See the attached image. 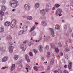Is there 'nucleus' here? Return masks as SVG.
I'll return each instance as SVG.
<instances>
[{
	"instance_id": "20e7f679",
	"label": "nucleus",
	"mask_w": 73,
	"mask_h": 73,
	"mask_svg": "<svg viewBox=\"0 0 73 73\" xmlns=\"http://www.w3.org/2000/svg\"><path fill=\"white\" fill-rule=\"evenodd\" d=\"M16 25V20L15 19H13L11 21V28H14L15 25Z\"/></svg>"
},
{
	"instance_id": "338daca9",
	"label": "nucleus",
	"mask_w": 73,
	"mask_h": 73,
	"mask_svg": "<svg viewBox=\"0 0 73 73\" xmlns=\"http://www.w3.org/2000/svg\"><path fill=\"white\" fill-rule=\"evenodd\" d=\"M20 66L21 67H23V65L21 64L20 65Z\"/></svg>"
},
{
	"instance_id": "72a5a7b5",
	"label": "nucleus",
	"mask_w": 73,
	"mask_h": 73,
	"mask_svg": "<svg viewBox=\"0 0 73 73\" xmlns=\"http://www.w3.org/2000/svg\"><path fill=\"white\" fill-rule=\"evenodd\" d=\"M34 69L35 70H36V71H37V72H38V69H37V66H36L34 67Z\"/></svg>"
},
{
	"instance_id": "e2e57ef3",
	"label": "nucleus",
	"mask_w": 73,
	"mask_h": 73,
	"mask_svg": "<svg viewBox=\"0 0 73 73\" xmlns=\"http://www.w3.org/2000/svg\"><path fill=\"white\" fill-rule=\"evenodd\" d=\"M15 11H16L15 9H13L12 10V11H13V12H15Z\"/></svg>"
},
{
	"instance_id": "4d7b16f0",
	"label": "nucleus",
	"mask_w": 73,
	"mask_h": 73,
	"mask_svg": "<svg viewBox=\"0 0 73 73\" xmlns=\"http://www.w3.org/2000/svg\"><path fill=\"white\" fill-rule=\"evenodd\" d=\"M42 39V38L41 37L39 40V41H41Z\"/></svg>"
},
{
	"instance_id": "4be33fe9",
	"label": "nucleus",
	"mask_w": 73,
	"mask_h": 73,
	"mask_svg": "<svg viewBox=\"0 0 73 73\" xmlns=\"http://www.w3.org/2000/svg\"><path fill=\"white\" fill-rule=\"evenodd\" d=\"M19 55H15L14 57V59L15 60H17L19 58Z\"/></svg>"
},
{
	"instance_id": "f704fd0d",
	"label": "nucleus",
	"mask_w": 73,
	"mask_h": 73,
	"mask_svg": "<svg viewBox=\"0 0 73 73\" xmlns=\"http://www.w3.org/2000/svg\"><path fill=\"white\" fill-rule=\"evenodd\" d=\"M50 52H47V57H49L50 56Z\"/></svg>"
},
{
	"instance_id": "9b49d317",
	"label": "nucleus",
	"mask_w": 73,
	"mask_h": 73,
	"mask_svg": "<svg viewBox=\"0 0 73 73\" xmlns=\"http://www.w3.org/2000/svg\"><path fill=\"white\" fill-rule=\"evenodd\" d=\"M11 24V23L7 21L4 23V25L5 27H8L9 26H10Z\"/></svg>"
},
{
	"instance_id": "ea45409f",
	"label": "nucleus",
	"mask_w": 73,
	"mask_h": 73,
	"mask_svg": "<svg viewBox=\"0 0 73 73\" xmlns=\"http://www.w3.org/2000/svg\"><path fill=\"white\" fill-rule=\"evenodd\" d=\"M58 73H62V70H61L58 69Z\"/></svg>"
},
{
	"instance_id": "0e129e2a",
	"label": "nucleus",
	"mask_w": 73,
	"mask_h": 73,
	"mask_svg": "<svg viewBox=\"0 0 73 73\" xmlns=\"http://www.w3.org/2000/svg\"><path fill=\"white\" fill-rule=\"evenodd\" d=\"M40 41V40H36V42H39V41Z\"/></svg>"
},
{
	"instance_id": "39448f33",
	"label": "nucleus",
	"mask_w": 73,
	"mask_h": 73,
	"mask_svg": "<svg viewBox=\"0 0 73 73\" xmlns=\"http://www.w3.org/2000/svg\"><path fill=\"white\" fill-rule=\"evenodd\" d=\"M23 32H25L28 31V26L27 25H24L23 27Z\"/></svg>"
},
{
	"instance_id": "5fc2aeb1",
	"label": "nucleus",
	"mask_w": 73,
	"mask_h": 73,
	"mask_svg": "<svg viewBox=\"0 0 73 73\" xmlns=\"http://www.w3.org/2000/svg\"><path fill=\"white\" fill-rule=\"evenodd\" d=\"M28 45L29 46H31V42H29Z\"/></svg>"
},
{
	"instance_id": "393cba45",
	"label": "nucleus",
	"mask_w": 73,
	"mask_h": 73,
	"mask_svg": "<svg viewBox=\"0 0 73 73\" xmlns=\"http://www.w3.org/2000/svg\"><path fill=\"white\" fill-rule=\"evenodd\" d=\"M54 59H52L50 62V65H52L53 64H54Z\"/></svg>"
},
{
	"instance_id": "de8ad7c7",
	"label": "nucleus",
	"mask_w": 73,
	"mask_h": 73,
	"mask_svg": "<svg viewBox=\"0 0 73 73\" xmlns=\"http://www.w3.org/2000/svg\"><path fill=\"white\" fill-rule=\"evenodd\" d=\"M9 45H12V42H10L9 43Z\"/></svg>"
},
{
	"instance_id": "5701e85b",
	"label": "nucleus",
	"mask_w": 73,
	"mask_h": 73,
	"mask_svg": "<svg viewBox=\"0 0 73 73\" xmlns=\"http://www.w3.org/2000/svg\"><path fill=\"white\" fill-rule=\"evenodd\" d=\"M24 33V31H20L18 32L19 35H22Z\"/></svg>"
},
{
	"instance_id": "7ed1b4c3",
	"label": "nucleus",
	"mask_w": 73,
	"mask_h": 73,
	"mask_svg": "<svg viewBox=\"0 0 73 73\" xmlns=\"http://www.w3.org/2000/svg\"><path fill=\"white\" fill-rule=\"evenodd\" d=\"M20 48L21 49H22V51L23 52H24V51L26 50V49H27V46H26V45L23 44H21Z\"/></svg>"
},
{
	"instance_id": "6e6552de",
	"label": "nucleus",
	"mask_w": 73,
	"mask_h": 73,
	"mask_svg": "<svg viewBox=\"0 0 73 73\" xmlns=\"http://www.w3.org/2000/svg\"><path fill=\"white\" fill-rule=\"evenodd\" d=\"M8 59V56H5L2 58V61L3 62H5L6 61H7Z\"/></svg>"
},
{
	"instance_id": "774afa93",
	"label": "nucleus",
	"mask_w": 73,
	"mask_h": 73,
	"mask_svg": "<svg viewBox=\"0 0 73 73\" xmlns=\"http://www.w3.org/2000/svg\"><path fill=\"white\" fill-rule=\"evenodd\" d=\"M60 54H61V56H62V55H63V53H61Z\"/></svg>"
},
{
	"instance_id": "dca6fc26",
	"label": "nucleus",
	"mask_w": 73,
	"mask_h": 73,
	"mask_svg": "<svg viewBox=\"0 0 73 73\" xmlns=\"http://www.w3.org/2000/svg\"><path fill=\"white\" fill-rule=\"evenodd\" d=\"M40 13L42 15H45V11L44 9H43L40 11Z\"/></svg>"
},
{
	"instance_id": "603ef678",
	"label": "nucleus",
	"mask_w": 73,
	"mask_h": 73,
	"mask_svg": "<svg viewBox=\"0 0 73 73\" xmlns=\"http://www.w3.org/2000/svg\"><path fill=\"white\" fill-rule=\"evenodd\" d=\"M25 69H26V70H27V72H28L29 71V70H28V68L27 67H26L25 68Z\"/></svg>"
},
{
	"instance_id": "9d476101",
	"label": "nucleus",
	"mask_w": 73,
	"mask_h": 73,
	"mask_svg": "<svg viewBox=\"0 0 73 73\" xmlns=\"http://www.w3.org/2000/svg\"><path fill=\"white\" fill-rule=\"evenodd\" d=\"M25 8L26 10H27V11H29V10H30V9L31 7H30V5H28L27 4H25Z\"/></svg>"
},
{
	"instance_id": "2f4dec72",
	"label": "nucleus",
	"mask_w": 73,
	"mask_h": 73,
	"mask_svg": "<svg viewBox=\"0 0 73 73\" xmlns=\"http://www.w3.org/2000/svg\"><path fill=\"white\" fill-rule=\"evenodd\" d=\"M70 5V8L71 9L73 10V2H72L71 3Z\"/></svg>"
},
{
	"instance_id": "f8f14e48",
	"label": "nucleus",
	"mask_w": 73,
	"mask_h": 73,
	"mask_svg": "<svg viewBox=\"0 0 73 73\" xmlns=\"http://www.w3.org/2000/svg\"><path fill=\"white\" fill-rule=\"evenodd\" d=\"M5 46H3L0 47V50L1 51H5Z\"/></svg>"
},
{
	"instance_id": "49530a36",
	"label": "nucleus",
	"mask_w": 73,
	"mask_h": 73,
	"mask_svg": "<svg viewBox=\"0 0 73 73\" xmlns=\"http://www.w3.org/2000/svg\"><path fill=\"white\" fill-rule=\"evenodd\" d=\"M33 36H36V33L35 32H34L33 33Z\"/></svg>"
},
{
	"instance_id": "f03ea898",
	"label": "nucleus",
	"mask_w": 73,
	"mask_h": 73,
	"mask_svg": "<svg viewBox=\"0 0 73 73\" xmlns=\"http://www.w3.org/2000/svg\"><path fill=\"white\" fill-rule=\"evenodd\" d=\"M61 13H62V10L60 9H58L56 11L55 15L56 16H61L62 15Z\"/></svg>"
},
{
	"instance_id": "4468645a",
	"label": "nucleus",
	"mask_w": 73,
	"mask_h": 73,
	"mask_svg": "<svg viewBox=\"0 0 73 73\" xmlns=\"http://www.w3.org/2000/svg\"><path fill=\"white\" fill-rule=\"evenodd\" d=\"M25 60H27L28 62H30V59H29V57L28 56V55L27 54L25 55Z\"/></svg>"
},
{
	"instance_id": "1a4fd4ad",
	"label": "nucleus",
	"mask_w": 73,
	"mask_h": 73,
	"mask_svg": "<svg viewBox=\"0 0 73 73\" xmlns=\"http://www.w3.org/2000/svg\"><path fill=\"white\" fill-rule=\"evenodd\" d=\"M41 25L43 27H46L47 25V23L46 21H42L41 22Z\"/></svg>"
},
{
	"instance_id": "c03bdc74",
	"label": "nucleus",
	"mask_w": 73,
	"mask_h": 73,
	"mask_svg": "<svg viewBox=\"0 0 73 73\" xmlns=\"http://www.w3.org/2000/svg\"><path fill=\"white\" fill-rule=\"evenodd\" d=\"M64 31H66V25H65L64 27Z\"/></svg>"
},
{
	"instance_id": "4c0bfd02",
	"label": "nucleus",
	"mask_w": 73,
	"mask_h": 73,
	"mask_svg": "<svg viewBox=\"0 0 73 73\" xmlns=\"http://www.w3.org/2000/svg\"><path fill=\"white\" fill-rule=\"evenodd\" d=\"M8 69V66H5L4 67H3L1 68V69Z\"/></svg>"
},
{
	"instance_id": "37998d69",
	"label": "nucleus",
	"mask_w": 73,
	"mask_h": 73,
	"mask_svg": "<svg viewBox=\"0 0 73 73\" xmlns=\"http://www.w3.org/2000/svg\"><path fill=\"white\" fill-rule=\"evenodd\" d=\"M58 46H59V47H61V46H62V45H61V44L60 43H58Z\"/></svg>"
},
{
	"instance_id": "8fccbe9b",
	"label": "nucleus",
	"mask_w": 73,
	"mask_h": 73,
	"mask_svg": "<svg viewBox=\"0 0 73 73\" xmlns=\"http://www.w3.org/2000/svg\"><path fill=\"white\" fill-rule=\"evenodd\" d=\"M68 71L66 70H64V71L63 73H68Z\"/></svg>"
},
{
	"instance_id": "6ab92c4d",
	"label": "nucleus",
	"mask_w": 73,
	"mask_h": 73,
	"mask_svg": "<svg viewBox=\"0 0 73 73\" xmlns=\"http://www.w3.org/2000/svg\"><path fill=\"white\" fill-rule=\"evenodd\" d=\"M35 28H36V25H34L32 27V28L29 31L30 32H32V31H33L34 29H35Z\"/></svg>"
},
{
	"instance_id": "e433bc0d",
	"label": "nucleus",
	"mask_w": 73,
	"mask_h": 73,
	"mask_svg": "<svg viewBox=\"0 0 73 73\" xmlns=\"http://www.w3.org/2000/svg\"><path fill=\"white\" fill-rule=\"evenodd\" d=\"M45 49L46 50H48L49 49V46H46L45 47Z\"/></svg>"
},
{
	"instance_id": "aec40b11",
	"label": "nucleus",
	"mask_w": 73,
	"mask_h": 73,
	"mask_svg": "<svg viewBox=\"0 0 73 73\" xmlns=\"http://www.w3.org/2000/svg\"><path fill=\"white\" fill-rule=\"evenodd\" d=\"M65 48V50L66 52H68L70 50V49L68 48V46H66Z\"/></svg>"
},
{
	"instance_id": "864d4df0",
	"label": "nucleus",
	"mask_w": 73,
	"mask_h": 73,
	"mask_svg": "<svg viewBox=\"0 0 73 73\" xmlns=\"http://www.w3.org/2000/svg\"><path fill=\"white\" fill-rule=\"evenodd\" d=\"M0 19L2 20H3V17L2 16H1V17L0 18Z\"/></svg>"
},
{
	"instance_id": "69168bd1",
	"label": "nucleus",
	"mask_w": 73,
	"mask_h": 73,
	"mask_svg": "<svg viewBox=\"0 0 73 73\" xmlns=\"http://www.w3.org/2000/svg\"><path fill=\"white\" fill-rule=\"evenodd\" d=\"M52 9V10H55V7H54Z\"/></svg>"
},
{
	"instance_id": "6e6d98bb",
	"label": "nucleus",
	"mask_w": 73,
	"mask_h": 73,
	"mask_svg": "<svg viewBox=\"0 0 73 73\" xmlns=\"http://www.w3.org/2000/svg\"><path fill=\"white\" fill-rule=\"evenodd\" d=\"M67 66H68V65H65L64 66V68H67Z\"/></svg>"
},
{
	"instance_id": "c9c22d12",
	"label": "nucleus",
	"mask_w": 73,
	"mask_h": 73,
	"mask_svg": "<svg viewBox=\"0 0 73 73\" xmlns=\"http://www.w3.org/2000/svg\"><path fill=\"white\" fill-rule=\"evenodd\" d=\"M64 57L65 58H66V59H68V57L67 55L66 54H64Z\"/></svg>"
},
{
	"instance_id": "473e14b6",
	"label": "nucleus",
	"mask_w": 73,
	"mask_h": 73,
	"mask_svg": "<svg viewBox=\"0 0 73 73\" xmlns=\"http://www.w3.org/2000/svg\"><path fill=\"white\" fill-rule=\"evenodd\" d=\"M0 13L1 15L2 16H4V13L1 11H0Z\"/></svg>"
},
{
	"instance_id": "7c9ffc66",
	"label": "nucleus",
	"mask_w": 73,
	"mask_h": 73,
	"mask_svg": "<svg viewBox=\"0 0 73 73\" xmlns=\"http://www.w3.org/2000/svg\"><path fill=\"white\" fill-rule=\"evenodd\" d=\"M60 6V5L58 4H56L54 5V7L55 8H58Z\"/></svg>"
},
{
	"instance_id": "680f3d73",
	"label": "nucleus",
	"mask_w": 73,
	"mask_h": 73,
	"mask_svg": "<svg viewBox=\"0 0 73 73\" xmlns=\"http://www.w3.org/2000/svg\"><path fill=\"white\" fill-rule=\"evenodd\" d=\"M62 60L63 61L64 63H65V60H64V59H62Z\"/></svg>"
},
{
	"instance_id": "2eb2a0df",
	"label": "nucleus",
	"mask_w": 73,
	"mask_h": 73,
	"mask_svg": "<svg viewBox=\"0 0 73 73\" xmlns=\"http://www.w3.org/2000/svg\"><path fill=\"white\" fill-rule=\"evenodd\" d=\"M40 7V3H36L35 4V8L37 9L38 8Z\"/></svg>"
},
{
	"instance_id": "f257e3e1",
	"label": "nucleus",
	"mask_w": 73,
	"mask_h": 73,
	"mask_svg": "<svg viewBox=\"0 0 73 73\" xmlns=\"http://www.w3.org/2000/svg\"><path fill=\"white\" fill-rule=\"evenodd\" d=\"M9 5L11 7L13 8H16L19 6V4L17 0H11V1L10 2Z\"/></svg>"
},
{
	"instance_id": "13d9d810",
	"label": "nucleus",
	"mask_w": 73,
	"mask_h": 73,
	"mask_svg": "<svg viewBox=\"0 0 73 73\" xmlns=\"http://www.w3.org/2000/svg\"><path fill=\"white\" fill-rule=\"evenodd\" d=\"M35 25H38V23L36 22H35Z\"/></svg>"
},
{
	"instance_id": "09e8293b",
	"label": "nucleus",
	"mask_w": 73,
	"mask_h": 73,
	"mask_svg": "<svg viewBox=\"0 0 73 73\" xmlns=\"http://www.w3.org/2000/svg\"><path fill=\"white\" fill-rule=\"evenodd\" d=\"M2 3L3 4H5V0H3L2 1Z\"/></svg>"
},
{
	"instance_id": "bb28decb",
	"label": "nucleus",
	"mask_w": 73,
	"mask_h": 73,
	"mask_svg": "<svg viewBox=\"0 0 73 73\" xmlns=\"http://www.w3.org/2000/svg\"><path fill=\"white\" fill-rule=\"evenodd\" d=\"M3 32H4V28L2 27L0 28V33H2Z\"/></svg>"
},
{
	"instance_id": "c756f323",
	"label": "nucleus",
	"mask_w": 73,
	"mask_h": 73,
	"mask_svg": "<svg viewBox=\"0 0 73 73\" xmlns=\"http://www.w3.org/2000/svg\"><path fill=\"white\" fill-rule=\"evenodd\" d=\"M51 47L53 49L54 48V46H55V45H54V44L53 43H51L50 44Z\"/></svg>"
},
{
	"instance_id": "b1692460",
	"label": "nucleus",
	"mask_w": 73,
	"mask_h": 73,
	"mask_svg": "<svg viewBox=\"0 0 73 73\" xmlns=\"http://www.w3.org/2000/svg\"><path fill=\"white\" fill-rule=\"evenodd\" d=\"M1 9L3 11H5L6 10V7L5 6H2Z\"/></svg>"
},
{
	"instance_id": "a878e982",
	"label": "nucleus",
	"mask_w": 73,
	"mask_h": 73,
	"mask_svg": "<svg viewBox=\"0 0 73 73\" xmlns=\"http://www.w3.org/2000/svg\"><path fill=\"white\" fill-rule=\"evenodd\" d=\"M27 19L29 20H32V17L31 16H28L27 17Z\"/></svg>"
},
{
	"instance_id": "f3484780",
	"label": "nucleus",
	"mask_w": 73,
	"mask_h": 73,
	"mask_svg": "<svg viewBox=\"0 0 73 73\" xmlns=\"http://www.w3.org/2000/svg\"><path fill=\"white\" fill-rule=\"evenodd\" d=\"M7 39L8 41H11L12 40V36H7Z\"/></svg>"
},
{
	"instance_id": "0eeeda50",
	"label": "nucleus",
	"mask_w": 73,
	"mask_h": 73,
	"mask_svg": "<svg viewBox=\"0 0 73 73\" xmlns=\"http://www.w3.org/2000/svg\"><path fill=\"white\" fill-rule=\"evenodd\" d=\"M49 29L50 31L51 35L52 36V37H54L55 36V35L53 29L51 28H50Z\"/></svg>"
},
{
	"instance_id": "58836bf2",
	"label": "nucleus",
	"mask_w": 73,
	"mask_h": 73,
	"mask_svg": "<svg viewBox=\"0 0 73 73\" xmlns=\"http://www.w3.org/2000/svg\"><path fill=\"white\" fill-rule=\"evenodd\" d=\"M47 6L48 7H52V5L51 4H50V3H48L47 4Z\"/></svg>"
},
{
	"instance_id": "bf43d9fd",
	"label": "nucleus",
	"mask_w": 73,
	"mask_h": 73,
	"mask_svg": "<svg viewBox=\"0 0 73 73\" xmlns=\"http://www.w3.org/2000/svg\"><path fill=\"white\" fill-rule=\"evenodd\" d=\"M57 72H58V71L57 70H55L54 71V73H57Z\"/></svg>"
},
{
	"instance_id": "052dcab7",
	"label": "nucleus",
	"mask_w": 73,
	"mask_h": 73,
	"mask_svg": "<svg viewBox=\"0 0 73 73\" xmlns=\"http://www.w3.org/2000/svg\"><path fill=\"white\" fill-rule=\"evenodd\" d=\"M46 12H47V11H49V9H46Z\"/></svg>"
},
{
	"instance_id": "423d86ee",
	"label": "nucleus",
	"mask_w": 73,
	"mask_h": 73,
	"mask_svg": "<svg viewBox=\"0 0 73 73\" xmlns=\"http://www.w3.org/2000/svg\"><path fill=\"white\" fill-rule=\"evenodd\" d=\"M14 49V47L13 46H10L9 47V50L10 53H12L13 50Z\"/></svg>"
},
{
	"instance_id": "c85d7f7f",
	"label": "nucleus",
	"mask_w": 73,
	"mask_h": 73,
	"mask_svg": "<svg viewBox=\"0 0 73 73\" xmlns=\"http://www.w3.org/2000/svg\"><path fill=\"white\" fill-rule=\"evenodd\" d=\"M42 46H39L38 47V49L40 52L42 51Z\"/></svg>"
},
{
	"instance_id": "a19ab883",
	"label": "nucleus",
	"mask_w": 73,
	"mask_h": 73,
	"mask_svg": "<svg viewBox=\"0 0 73 73\" xmlns=\"http://www.w3.org/2000/svg\"><path fill=\"white\" fill-rule=\"evenodd\" d=\"M34 52L35 53V54H36V53H37V51L36 50L34 49Z\"/></svg>"
},
{
	"instance_id": "cd10ccee",
	"label": "nucleus",
	"mask_w": 73,
	"mask_h": 73,
	"mask_svg": "<svg viewBox=\"0 0 73 73\" xmlns=\"http://www.w3.org/2000/svg\"><path fill=\"white\" fill-rule=\"evenodd\" d=\"M55 50L56 53H58V52H59V49H58V48H55Z\"/></svg>"
},
{
	"instance_id": "3c124183",
	"label": "nucleus",
	"mask_w": 73,
	"mask_h": 73,
	"mask_svg": "<svg viewBox=\"0 0 73 73\" xmlns=\"http://www.w3.org/2000/svg\"><path fill=\"white\" fill-rule=\"evenodd\" d=\"M26 66H27V67H28V68H29V65H28V64H26Z\"/></svg>"
},
{
	"instance_id": "a18cd8bd",
	"label": "nucleus",
	"mask_w": 73,
	"mask_h": 73,
	"mask_svg": "<svg viewBox=\"0 0 73 73\" xmlns=\"http://www.w3.org/2000/svg\"><path fill=\"white\" fill-rule=\"evenodd\" d=\"M23 44H27V43H28V41L27 40H25V41L23 42Z\"/></svg>"
},
{
	"instance_id": "79ce46f5",
	"label": "nucleus",
	"mask_w": 73,
	"mask_h": 73,
	"mask_svg": "<svg viewBox=\"0 0 73 73\" xmlns=\"http://www.w3.org/2000/svg\"><path fill=\"white\" fill-rule=\"evenodd\" d=\"M29 54H30V56H31V57L33 56V54H32V52H30Z\"/></svg>"
},
{
	"instance_id": "a211bd4d",
	"label": "nucleus",
	"mask_w": 73,
	"mask_h": 73,
	"mask_svg": "<svg viewBox=\"0 0 73 73\" xmlns=\"http://www.w3.org/2000/svg\"><path fill=\"white\" fill-rule=\"evenodd\" d=\"M55 29H57L58 30H59L60 29V27L59 25H57L55 26Z\"/></svg>"
},
{
	"instance_id": "412c9836",
	"label": "nucleus",
	"mask_w": 73,
	"mask_h": 73,
	"mask_svg": "<svg viewBox=\"0 0 73 73\" xmlns=\"http://www.w3.org/2000/svg\"><path fill=\"white\" fill-rule=\"evenodd\" d=\"M72 62L69 63L68 65V69H72Z\"/></svg>"
},
{
	"instance_id": "ddd939ff",
	"label": "nucleus",
	"mask_w": 73,
	"mask_h": 73,
	"mask_svg": "<svg viewBox=\"0 0 73 73\" xmlns=\"http://www.w3.org/2000/svg\"><path fill=\"white\" fill-rule=\"evenodd\" d=\"M15 66H16L15 65V64H12L11 67V71H13V70H14L15 69Z\"/></svg>"
}]
</instances>
